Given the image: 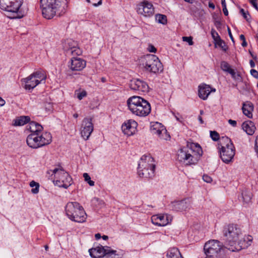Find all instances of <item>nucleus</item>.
Returning <instances> with one entry per match:
<instances>
[{"label":"nucleus","instance_id":"obj_28","mask_svg":"<svg viewBox=\"0 0 258 258\" xmlns=\"http://www.w3.org/2000/svg\"><path fill=\"white\" fill-rule=\"evenodd\" d=\"M253 108L252 104L250 103H244L242 106V111L244 115L248 118H251L252 116V111Z\"/></svg>","mask_w":258,"mask_h":258},{"label":"nucleus","instance_id":"obj_15","mask_svg":"<svg viewBox=\"0 0 258 258\" xmlns=\"http://www.w3.org/2000/svg\"><path fill=\"white\" fill-rule=\"evenodd\" d=\"M222 248L220 242L216 240H210L204 246L205 253L207 256L216 257Z\"/></svg>","mask_w":258,"mask_h":258},{"label":"nucleus","instance_id":"obj_5","mask_svg":"<svg viewBox=\"0 0 258 258\" xmlns=\"http://www.w3.org/2000/svg\"><path fill=\"white\" fill-rule=\"evenodd\" d=\"M129 110L133 114L139 117H146L151 112L149 102L144 98L138 96L130 97L126 101Z\"/></svg>","mask_w":258,"mask_h":258},{"label":"nucleus","instance_id":"obj_17","mask_svg":"<svg viewBox=\"0 0 258 258\" xmlns=\"http://www.w3.org/2000/svg\"><path fill=\"white\" fill-rule=\"evenodd\" d=\"M137 12L143 17H150L154 14V8L151 3L144 1L137 5Z\"/></svg>","mask_w":258,"mask_h":258},{"label":"nucleus","instance_id":"obj_44","mask_svg":"<svg viewBox=\"0 0 258 258\" xmlns=\"http://www.w3.org/2000/svg\"><path fill=\"white\" fill-rule=\"evenodd\" d=\"M251 75L255 78H258V72L257 71L254 69L250 70Z\"/></svg>","mask_w":258,"mask_h":258},{"label":"nucleus","instance_id":"obj_26","mask_svg":"<svg viewBox=\"0 0 258 258\" xmlns=\"http://www.w3.org/2000/svg\"><path fill=\"white\" fill-rule=\"evenodd\" d=\"M30 118L28 116H21L15 119L13 125L14 126H22L29 122Z\"/></svg>","mask_w":258,"mask_h":258},{"label":"nucleus","instance_id":"obj_19","mask_svg":"<svg viewBox=\"0 0 258 258\" xmlns=\"http://www.w3.org/2000/svg\"><path fill=\"white\" fill-rule=\"evenodd\" d=\"M130 87L132 90L142 92H147L149 89L146 82L138 79L132 80L130 83Z\"/></svg>","mask_w":258,"mask_h":258},{"label":"nucleus","instance_id":"obj_11","mask_svg":"<svg viewBox=\"0 0 258 258\" xmlns=\"http://www.w3.org/2000/svg\"><path fill=\"white\" fill-rule=\"evenodd\" d=\"M141 62L143 68L150 73L156 74L163 70L162 63L155 55L150 54L142 57Z\"/></svg>","mask_w":258,"mask_h":258},{"label":"nucleus","instance_id":"obj_40","mask_svg":"<svg viewBox=\"0 0 258 258\" xmlns=\"http://www.w3.org/2000/svg\"><path fill=\"white\" fill-rule=\"evenodd\" d=\"M182 39L183 41L187 42L189 45H192L194 44L192 38L191 36H183Z\"/></svg>","mask_w":258,"mask_h":258},{"label":"nucleus","instance_id":"obj_24","mask_svg":"<svg viewBox=\"0 0 258 258\" xmlns=\"http://www.w3.org/2000/svg\"><path fill=\"white\" fill-rule=\"evenodd\" d=\"M242 128L249 135H252L256 128L254 123L249 120L244 122L242 124Z\"/></svg>","mask_w":258,"mask_h":258},{"label":"nucleus","instance_id":"obj_61","mask_svg":"<svg viewBox=\"0 0 258 258\" xmlns=\"http://www.w3.org/2000/svg\"><path fill=\"white\" fill-rule=\"evenodd\" d=\"M184 1L188 3H190V4H192L193 3V0H184Z\"/></svg>","mask_w":258,"mask_h":258},{"label":"nucleus","instance_id":"obj_52","mask_svg":"<svg viewBox=\"0 0 258 258\" xmlns=\"http://www.w3.org/2000/svg\"><path fill=\"white\" fill-rule=\"evenodd\" d=\"M95 237L96 239H99L101 238V235L99 233H97L95 234Z\"/></svg>","mask_w":258,"mask_h":258},{"label":"nucleus","instance_id":"obj_35","mask_svg":"<svg viewBox=\"0 0 258 258\" xmlns=\"http://www.w3.org/2000/svg\"><path fill=\"white\" fill-rule=\"evenodd\" d=\"M83 177L84 178L85 180L87 182L90 186H94V182L91 180V177L89 175V174L87 173H84L83 174Z\"/></svg>","mask_w":258,"mask_h":258},{"label":"nucleus","instance_id":"obj_9","mask_svg":"<svg viewBox=\"0 0 258 258\" xmlns=\"http://www.w3.org/2000/svg\"><path fill=\"white\" fill-rule=\"evenodd\" d=\"M155 164L150 155H143L139 162L138 173L143 178H151L154 175Z\"/></svg>","mask_w":258,"mask_h":258},{"label":"nucleus","instance_id":"obj_16","mask_svg":"<svg viewBox=\"0 0 258 258\" xmlns=\"http://www.w3.org/2000/svg\"><path fill=\"white\" fill-rule=\"evenodd\" d=\"M93 130L94 125L92 119L89 117L84 118L82 120L80 128L81 137L85 140H88Z\"/></svg>","mask_w":258,"mask_h":258},{"label":"nucleus","instance_id":"obj_21","mask_svg":"<svg viewBox=\"0 0 258 258\" xmlns=\"http://www.w3.org/2000/svg\"><path fill=\"white\" fill-rule=\"evenodd\" d=\"M138 126L137 122L133 119L125 121L122 125V131L125 135L130 136L134 134Z\"/></svg>","mask_w":258,"mask_h":258},{"label":"nucleus","instance_id":"obj_49","mask_svg":"<svg viewBox=\"0 0 258 258\" xmlns=\"http://www.w3.org/2000/svg\"><path fill=\"white\" fill-rule=\"evenodd\" d=\"M223 12L225 16H227L228 15V12L226 8V6L225 7H223Z\"/></svg>","mask_w":258,"mask_h":258},{"label":"nucleus","instance_id":"obj_53","mask_svg":"<svg viewBox=\"0 0 258 258\" xmlns=\"http://www.w3.org/2000/svg\"><path fill=\"white\" fill-rule=\"evenodd\" d=\"M221 4H222V7H225L226 6L225 0H221Z\"/></svg>","mask_w":258,"mask_h":258},{"label":"nucleus","instance_id":"obj_60","mask_svg":"<svg viewBox=\"0 0 258 258\" xmlns=\"http://www.w3.org/2000/svg\"><path fill=\"white\" fill-rule=\"evenodd\" d=\"M79 116V115L78 113H76L73 114V117L75 118H77Z\"/></svg>","mask_w":258,"mask_h":258},{"label":"nucleus","instance_id":"obj_31","mask_svg":"<svg viewBox=\"0 0 258 258\" xmlns=\"http://www.w3.org/2000/svg\"><path fill=\"white\" fill-rule=\"evenodd\" d=\"M30 186L32 187L31 189L32 193L36 194L39 192V184L34 181H32L30 183Z\"/></svg>","mask_w":258,"mask_h":258},{"label":"nucleus","instance_id":"obj_41","mask_svg":"<svg viewBox=\"0 0 258 258\" xmlns=\"http://www.w3.org/2000/svg\"><path fill=\"white\" fill-rule=\"evenodd\" d=\"M240 12L242 15L243 18L245 19H246L247 21H248L249 19L248 17H249V15L248 13L245 12V11L243 9H240Z\"/></svg>","mask_w":258,"mask_h":258},{"label":"nucleus","instance_id":"obj_54","mask_svg":"<svg viewBox=\"0 0 258 258\" xmlns=\"http://www.w3.org/2000/svg\"><path fill=\"white\" fill-rule=\"evenodd\" d=\"M242 46H243V47H245L247 45V43L246 42V40H244L242 41V43L241 44Z\"/></svg>","mask_w":258,"mask_h":258},{"label":"nucleus","instance_id":"obj_36","mask_svg":"<svg viewBox=\"0 0 258 258\" xmlns=\"http://www.w3.org/2000/svg\"><path fill=\"white\" fill-rule=\"evenodd\" d=\"M211 35L215 42L218 41L219 39L220 40L221 39L218 33L214 29H212L211 30Z\"/></svg>","mask_w":258,"mask_h":258},{"label":"nucleus","instance_id":"obj_45","mask_svg":"<svg viewBox=\"0 0 258 258\" xmlns=\"http://www.w3.org/2000/svg\"><path fill=\"white\" fill-rule=\"evenodd\" d=\"M250 3L256 10H258V6L256 2V0H250Z\"/></svg>","mask_w":258,"mask_h":258},{"label":"nucleus","instance_id":"obj_2","mask_svg":"<svg viewBox=\"0 0 258 258\" xmlns=\"http://www.w3.org/2000/svg\"><path fill=\"white\" fill-rule=\"evenodd\" d=\"M63 47L68 54L74 56L68 63L69 69L72 72L82 71L86 66V61L81 57L75 56L80 55L82 53V51L77 42L72 39H67L64 42Z\"/></svg>","mask_w":258,"mask_h":258},{"label":"nucleus","instance_id":"obj_48","mask_svg":"<svg viewBox=\"0 0 258 258\" xmlns=\"http://www.w3.org/2000/svg\"><path fill=\"white\" fill-rule=\"evenodd\" d=\"M228 34H229V35L231 40L232 41H234L233 37L232 36V35L231 32L230 31V28L229 27H228Z\"/></svg>","mask_w":258,"mask_h":258},{"label":"nucleus","instance_id":"obj_33","mask_svg":"<svg viewBox=\"0 0 258 258\" xmlns=\"http://www.w3.org/2000/svg\"><path fill=\"white\" fill-rule=\"evenodd\" d=\"M242 197L243 199V201L245 203H249L251 199V194L250 192H244L242 193Z\"/></svg>","mask_w":258,"mask_h":258},{"label":"nucleus","instance_id":"obj_42","mask_svg":"<svg viewBox=\"0 0 258 258\" xmlns=\"http://www.w3.org/2000/svg\"><path fill=\"white\" fill-rule=\"evenodd\" d=\"M203 179L207 183H211L212 181V178L208 175H204L203 176Z\"/></svg>","mask_w":258,"mask_h":258},{"label":"nucleus","instance_id":"obj_56","mask_svg":"<svg viewBox=\"0 0 258 258\" xmlns=\"http://www.w3.org/2000/svg\"><path fill=\"white\" fill-rule=\"evenodd\" d=\"M209 7L210 8H212L213 9H215V5L213 3H209Z\"/></svg>","mask_w":258,"mask_h":258},{"label":"nucleus","instance_id":"obj_22","mask_svg":"<svg viewBox=\"0 0 258 258\" xmlns=\"http://www.w3.org/2000/svg\"><path fill=\"white\" fill-rule=\"evenodd\" d=\"M173 208L176 211H187L191 206V201L188 199L181 201L175 202L173 203Z\"/></svg>","mask_w":258,"mask_h":258},{"label":"nucleus","instance_id":"obj_1","mask_svg":"<svg viewBox=\"0 0 258 258\" xmlns=\"http://www.w3.org/2000/svg\"><path fill=\"white\" fill-rule=\"evenodd\" d=\"M226 237L225 246L231 251L240 250L248 247L251 245L252 237L251 236H242L240 229L235 225H230L224 230Z\"/></svg>","mask_w":258,"mask_h":258},{"label":"nucleus","instance_id":"obj_37","mask_svg":"<svg viewBox=\"0 0 258 258\" xmlns=\"http://www.w3.org/2000/svg\"><path fill=\"white\" fill-rule=\"evenodd\" d=\"M215 45L220 47L223 50L226 51L227 49V46L225 45L224 42L221 39H219L218 41L215 42Z\"/></svg>","mask_w":258,"mask_h":258},{"label":"nucleus","instance_id":"obj_47","mask_svg":"<svg viewBox=\"0 0 258 258\" xmlns=\"http://www.w3.org/2000/svg\"><path fill=\"white\" fill-rule=\"evenodd\" d=\"M255 150L258 154V136L256 137L255 141Z\"/></svg>","mask_w":258,"mask_h":258},{"label":"nucleus","instance_id":"obj_12","mask_svg":"<svg viewBox=\"0 0 258 258\" xmlns=\"http://www.w3.org/2000/svg\"><path fill=\"white\" fill-rule=\"evenodd\" d=\"M51 135L45 132L42 134H30L27 138V144L31 148L37 149L49 144L51 142Z\"/></svg>","mask_w":258,"mask_h":258},{"label":"nucleus","instance_id":"obj_18","mask_svg":"<svg viewBox=\"0 0 258 258\" xmlns=\"http://www.w3.org/2000/svg\"><path fill=\"white\" fill-rule=\"evenodd\" d=\"M151 130L153 134L156 135L162 140H167L170 138V136L167 134L166 128L159 122L153 123L151 126Z\"/></svg>","mask_w":258,"mask_h":258},{"label":"nucleus","instance_id":"obj_46","mask_svg":"<svg viewBox=\"0 0 258 258\" xmlns=\"http://www.w3.org/2000/svg\"><path fill=\"white\" fill-rule=\"evenodd\" d=\"M228 123L231 124L232 126L235 127L236 126L237 122L235 120H232V119H229L228 120Z\"/></svg>","mask_w":258,"mask_h":258},{"label":"nucleus","instance_id":"obj_57","mask_svg":"<svg viewBox=\"0 0 258 258\" xmlns=\"http://www.w3.org/2000/svg\"><path fill=\"white\" fill-rule=\"evenodd\" d=\"M240 38L242 41L244 40H245L244 36L243 35H242V34L240 35Z\"/></svg>","mask_w":258,"mask_h":258},{"label":"nucleus","instance_id":"obj_62","mask_svg":"<svg viewBox=\"0 0 258 258\" xmlns=\"http://www.w3.org/2000/svg\"><path fill=\"white\" fill-rule=\"evenodd\" d=\"M44 247H45V250H48V245H46L44 246Z\"/></svg>","mask_w":258,"mask_h":258},{"label":"nucleus","instance_id":"obj_55","mask_svg":"<svg viewBox=\"0 0 258 258\" xmlns=\"http://www.w3.org/2000/svg\"><path fill=\"white\" fill-rule=\"evenodd\" d=\"M198 119H199V121L200 122V123H201V124L204 123V121H203V120L202 119V117H201V116H199V117H198Z\"/></svg>","mask_w":258,"mask_h":258},{"label":"nucleus","instance_id":"obj_6","mask_svg":"<svg viewBox=\"0 0 258 258\" xmlns=\"http://www.w3.org/2000/svg\"><path fill=\"white\" fill-rule=\"evenodd\" d=\"M47 172L51 174L54 185L58 187L67 188L72 184L71 177L61 166L56 167Z\"/></svg>","mask_w":258,"mask_h":258},{"label":"nucleus","instance_id":"obj_59","mask_svg":"<svg viewBox=\"0 0 258 258\" xmlns=\"http://www.w3.org/2000/svg\"><path fill=\"white\" fill-rule=\"evenodd\" d=\"M102 237L104 240H105L108 238V237L106 235H103Z\"/></svg>","mask_w":258,"mask_h":258},{"label":"nucleus","instance_id":"obj_4","mask_svg":"<svg viewBox=\"0 0 258 258\" xmlns=\"http://www.w3.org/2000/svg\"><path fill=\"white\" fill-rule=\"evenodd\" d=\"M67 0H40V9L43 17L50 20L67 7Z\"/></svg>","mask_w":258,"mask_h":258},{"label":"nucleus","instance_id":"obj_63","mask_svg":"<svg viewBox=\"0 0 258 258\" xmlns=\"http://www.w3.org/2000/svg\"><path fill=\"white\" fill-rule=\"evenodd\" d=\"M204 114V111L201 110H200V115H203Z\"/></svg>","mask_w":258,"mask_h":258},{"label":"nucleus","instance_id":"obj_25","mask_svg":"<svg viewBox=\"0 0 258 258\" xmlns=\"http://www.w3.org/2000/svg\"><path fill=\"white\" fill-rule=\"evenodd\" d=\"M28 130L31 132L30 134H41L43 127L40 124L32 121L29 123Z\"/></svg>","mask_w":258,"mask_h":258},{"label":"nucleus","instance_id":"obj_14","mask_svg":"<svg viewBox=\"0 0 258 258\" xmlns=\"http://www.w3.org/2000/svg\"><path fill=\"white\" fill-rule=\"evenodd\" d=\"M45 79V75L41 72H36L28 77L23 79L22 81L25 84V89L30 91L37 86L41 81H44Z\"/></svg>","mask_w":258,"mask_h":258},{"label":"nucleus","instance_id":"obj_3","mask_svg":"<svg viewBox=\"0 0 258 258\" xmlns=\"http://www.w3.org/2000/svg\"><path fill=\"white\" fill-rule=\"evenodd\" d=\"M203 153L199 144L188 143L186 146L178 151L176 159L185 165L196 164L198 163Z\"/></svg>","mask_w":258,"mask_h":258},{"label":"nucleus","instance_id":"obj_64","mask_svg":"<svg viewBox=\"0 0 258 258\" xmlns=\"http://www.w3.org/2000/svg\"><path fill=\"white\" fill-rule=\"evenodd\" d=\"M206 258H214V257H213L207 256L206 255Z\"/></svg>","mask_w":258,"mask_h":258},{"label":"nucleus","instance_id":"obj_27","mask_svg":"<svg viewBox=\"0 0 258 258\" xmlns=\"http://www.w3.org/2000/svg\"><path fill=\"white\" fill-rule=\"evenodd\" d=\"M167 258H183L179 249L177 248H171L166 254Z\"/></svg>","mask_w":258,"mask_h":258},{"label":"nucleus","instance_id":"obj_20","mask_svg":"<svg viewBox=\"0 0 258 258\" xmlns=\"http://www.w3.org/2000/svg\"><path fill=\"white\" fill-rule=\"evenodd\" d=\"M152 222L155 225L164 226L170 223L172 217L168 215H156L151 218Z\"/></svg>","mask_w":258,"mask_h":258},{"label":"nucleus","instance_id":"obj_32","mask_svg":"<svg viewBox=\"0 0 258 258\" xmlns=\"http://www.w3.org/2000/svg\"><path fill=\"white\" fill-rule=\"evenodd\" d=\"M228 73L231 75L234 80L238 81H241L242 78L240 74L238 73L235 72L234 70L231 69Z\"/></svg>","mask_w":258,"mask_h":258},{"label":"nucleus","instance_id":"obj_7","mask_svg":"<svg viewBox=\"0 0 258 258\" xmlns=\"http://www.w3.org/2000/svg\"><path fill=\"white\" fill-rule=\"evenodd\" d=\"M23 0H0V8L10 14L12 16H8L11 19L21 18L25 13L21 7Z\"/></svg>","mask_w":258,"mask_h":258},{"label":"nucleus","instance_id":"obj_58","mask_svg":"<svg viewBox=\"0 0 258 258\" xmlns=\"http://www.w3.org/2000/svg\"><path fill=\"white\" fill-rule=\"evenodd\" d=\"M101 3H102V2H101V0H100V1L97 3V4H94V6H99V5H101Z\"/></svg>","mask_w":258,"mask_h":258},{"label":"nucleus","instance_id":"obj_23","mask_svg":"<svg viewBox=\"0 0 258 258\" xmlns=\"http://www.w3.org/2000/svg\"><path fill=\"white\" fill-rule=\"evenodd\" d=\"M215 91V89H212L208 85L203 84L199 86V96L203 100H206L211 92Z\"/></svg>","mask_w":258,"mask_h":258},{"label":"nucleus","instance_id":"obj_30","mask_svg":"<svg viewBox=\"0 0 258 258\" xmlns=\"http://www.w3.org/2000/svg\"><path fill=\"white\" fill-rule=\"evenodd\" d=\"M155 19L159 23L165 24L167 22L166 16L162 14H157L155 16Z\"/></svg>","mask_w":258,"mask_h":258},{"label":"nucleus","instance_id":"obj_29","mask_svg":"<svg viewBox=\"0 0 258 258\" xmlns=\"http://www.w3.org/2000/svg\"><path fill=\"white\" fill-rule=\"evenodd\" d=\"M87 92L84 89L80 88L75 91L74 96L79 100H82L87 96Z\"/></svg>","mask_w":258,"mask_h":258},{"label":"nucleus","instance_id":"obj_38","mask_svg":"<svg viewBox=\"0 0 258 258\" xmlns=\"http://www.w3.org/2000/svg\"><path fill=\"white\" fill-rule=\"evenodd\" d=\"M43 107L46 111H51L52 110V105L49 102H44Z\"/></svg>","mask_w":258,"mask_h":258},{"label":"nucleus","instance_id":"obj_43","mask_svg":"<svg viewBox=\"0 0 258 258\" xmlns=\"http://www.w3.org/2000/svg\"><path fill=\"white\" fill-rule=\"evenodd\" d=\"M147 49H148V50L150 52L155 53L157 51L156 48L153 45H151V44H150L148 46V47Z\"/></svg>","mask_w":258,"mask_h":258},{"label":"nucleus","instance_id":"obj_13","mask_svg":"<svg viewBox=\"0 0 258 258\" xmlns=\"http://www.w3.org/2000/svg\"><path fill=\"white\" fill-rule=\"evenodd\" d=\"M89 251L90 256L93 258H101L105 255L107 258H119L116 250H110L109 247L106 249L102 245L92 248Z\"/></svg>","mask_w":258,"mask_h":258},{"label":"nucleus","instance_id":"obj_51","mask_svg":"<svg viewBox=\"0 0 258 258\" xmlns=\"http://www.w3.org/2000/svg\"><path fill=\"white\" fill-rule=\"evenodd\" d=\"M249 63H250V67L251 68H253L255 66V63L254 62V61L252 60H250V61H249Z\"/></svg>","mask_w":258,"mask_h":258},{"label":"nucleus","instance_id":"obj_8","mask_svg":"<svg viewBox=\"0 0 258 258\" xmlns=\"http://www.w3.org/2000/svg\"><path fill=\"white\" fill-rule=\"evenodd\" d=\"M220 157L225 163L231 162L235 154V148L231 140L227 137L220 139L218 144Z\"/></svg>","mask_w":258,"mask_h":258},{"label":"nucleus","instance_id":"obj_10","mask_svg":"<svg viewBox=\"0 0 258 258\" xmlns=\"http://www.w3.org/2000/svg\"><path fill=\"white\" fill-rule=\"evenodd\" d=\"M66 213L70 219L76 222H84L87 214L83 208L77 202H69L66 206Z\"/></svg>","mask_w":258,"mask_h":258},{"label":"nucleus","instance_id":"obj_50","mask_svg":"<svg viewBox=\"0 0 258 258\" xmlns=\"http://www.w3.org/2000/svg\"><path fill=\"white\" fill-rule=\"evenodd\" d=\"M5 104V101L1 97H0V106H3Z\"/></svg>","mask_w":258,"mask_h":258},{"label":"nucleus","instance_id":"obj_39","mask_svg":"<svg viewBox=\"0 0 258 258\" xmlns=\"http://www.w3.org/2000/svg\"><path fill=\"white\" fill-rule=\"evenodd\" d=\"M210 136L213 140L216 141L219 139V135L216 131H211Z\"/></svg>","mask_w":258,"mask_h":258},{"label":"nucleus","instance_id":"obj_34","mask_svg":"<svg viewBox=\"0 0 258 258\" xmlns=\"http://www.w3.org/2000/svg\"><path fill=\"white\" fill-rule=\"evenodd\" d=\"M221 68L223 71L227 72H229L232 69L230 68V65L226 61L221 62Z\"/></svg>","mask_w":258,"mask_h":258}]
</instances>
